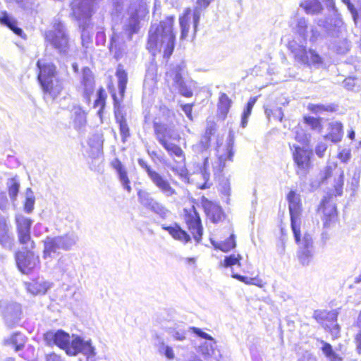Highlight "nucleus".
Returning a JSON list of instances; mask_svg holds the SVG:
<instances>
[{"label":"nucleus","mask_w":361,"mask_h":361,"mask_svg":"<svg viewBox=\"0 0 361 361\" xmlns=\"http://www.w3.org/2000/svg\"><path fill=\"white\" fill-rule=\"evenodd\" d=\"M210 147V139L207 137L202 136L200 141L193 145L192 149L196 153H202L207 151Z\"/></svg>","instance_id":"864d4df0"},{"label":"nucleus","mask_w":361,"mask_h":361,"mask_svg":"<svg viewBox=\"0 0 361 361\" xmlns=\"http://www.w3.org/2000/svg\"><path fill=\"white\" fill-rule=\"evenodd\" d=\"M231 101L226 94H222L219 97L218 109L220 114L224 118L231 107Z\"/></svg>","instance_id":"a19ab883"},{"label":"nucleus","mask_w":361,"mask_h":361,"mask_svg":"<svg viewBox=\"0 0 361 361\" xmlns=\"http://www.w3.org/2000/svg\"><path fill=\"white\" fill-rule=\"evenodd\" d=\"M343 86L348 91L358 92L361 89V81L356 78L349 77L343 80Z\"/></svg>","instance_id":"37998d69"},{"label":"nucleus","mask_w":361,"mask_h":361,"mask_svg":"<svg viewBox=\"0 0 361 361\" xmlns=\"http://www.w3.org/2000/svg\"><path fill=\"white\" fill-rule=\"evenodd\" d=\"M257 101L256 97H251L250 98L245 109H244L243 114H242V118H241V126L242 128H245L247 124L248 118L251 114L252 109Z\"/></svg>","instance_id":"c03bdc74"},{"label":"nucleus","mask_w":361,"mask_h":361,"mask_svg":"<svg viewBox=\"0 0 361 361\" xmlns=\"http://www.w3.org/2000/svg\"><path fill=\"white\" fill-rule=\"evenodd\" d=\"M25 202L24 204V209L26 212L30 213L34 209L35 198L34 193L30 188H27L25 192Z\"/></svg>","instance_id":"3c124183"},{"label":"nucleus","mask_w":361,"mask_h":361,"mask_svg":"<svg viewBox=\"0 0 361 361\" xmlns=\"http://www.w3.org/2000/svg\"><path fill=\"white\" fill-rule=\"evenodd\" d=\"M264 112L269 119L272 116L274 118L281 121L283 117V112L281 108L277 107L273 109L266 108Z\"/></svg>","instance_id":"052dcab7"},{"label":"nucleus","mask_w":361,"mask_h":361,"mask_svg":"<svg viewBox=\"0 0 361 361\" xmlns=\"http://www.w3.org/2000/svg\"><path fill=\"white\" fill-rule=\"evenodd\" d=\"M137 197L139 202L145 208L149 209L151 205L156 201L146 190H140L137 192Z\"/></svg>","instance_id":"58836bf2"},{"label":"nucleus","mask_w":361,"mask_h":361,"mask_svg":"<svg viewBox=\"0 0 361 361\" xmlns=\"http://www.w3.org/2000/svg\"><path fill=\"white\" fill-rule=\"evenodd\" d=\"M307 109L314 114H319L323 111H331L333 108L331 106L310 104L307 106Z\"/></svg>","instance_id":"e2e57ef3"},{"label":"nucleus","mask_w":361,"mask_h":361,"mask_svg":"<svg viewBox=\"0 0 361 361\" xmlns=\"http://www.w3.org/2000/svg\"><path fill=\"white\" fill-rule=\"evenodd\" d=\"M149 209L159 215L162 219L166 218L170 213L169 210L157 200L152 204V205H151Z\"/></svg>","instance_id":"09e8293b"},{"label":"nucleus","mask_w":361,"mask_h":361,"mask_svg":"<svg viewBox=\"0 0 361 361\" xmlns=\"http://www.w3.org/2000/svg\"><path fill=\"white\" fill-rule=\"evenodd\" d=\"M39 68L38 80L42 88L45 99L54 100L63 89V81L57 76L56 67L51 63H37Z\"/></svg>","instance_id":"7ed1b4c3"},{"label":"nucleus","mask_w":361,"mask_h":361,"mask_svg":"<svg viewBox=\"0 0 361 361\" xmlns=\"http://www.w3.org/2000/svg\"><path fill=\"white\" fill-rule=\"evenodd\" d=\"M139 29L140 23L137 14L133 13L124 25V30L126 34L128 35V39H130L132 35L137 32Z\"/></svg>","instance_id":"7c9ffc66"},{"label":"nucleus","mask_w":361,"mask_h":361,"mask_svg":"<svg viewBox=\"0 0 361 361\" xmlns=\"http://www.w3.org/2000/svg\"><path fill=\"white\" fill-rule=\"evenodd\" d=\"M330 131L324 137L325 139L331 140L332 142H339L343 137V126L341 123L334 122L330 123Z\"/></svg>","instance_id":"c85d7f7f"},{"label":"nucleus","mask_w":361,"mask_h":361,"mask_svg":"<svg viewBox=\"0 0 361 361\" xmlns=\"http://www.w3.org/2000/svg\"><path fill=\"white\" fill-rule=\"evenodd\" d=\"M235 142V135L233 130H230L228 132V136L226 141V145L221 147L218 146L217 151V159L214 161H209L208 157H204L203 166L201 168V173L203 179L205 180V183L202 188H206L207 182L209 180L211 169L210 165L212 164V171L215 176L220 175L224 168L225 167V161L226 160L233 161L234 156L233 145Z\"/></svg>","instance_id":"f03ea898"},{"label":"nucleus","mask_w":361,"mask_h":361,"mask_svg":"<svg viewBox=\"0 0 361 361\" xmlns=\"http://www.w3.org/2000/svg\"><path fill=\"white\" fill-rule=\"evenodd\" d=\"M78 240V236L75 232H68L63 235L47 236L44 240L43 257L51 258V254L58 250L68 251L75 246Z\"/></svg>","instance_id":"20e7f679"},{"label":"nucleus","mask_w":361,"mask_h":361,"mask_svg":"<svg viewBox=\"0 0 361 361\" xmlns=\"http://www.w3.org/2000/svg\"><path fill=\"white\" fill-rule=\"evenodd\" d=\"M154 129L156 138L162 146L169 142L168 140H177L178 137L173 129L166 124L154 122Z\"/></svg>","instance_id":"a211bd4d"},{"label":"nucleus","mask_w":361,"mask_h":361,"mask_svg":"<svg viewBox=\"0 0 361 361\" xmlns=\"http://www.w3.org/2000/svg\"><path fill=\"white\" fill-rule=\"evenodd\" d=\"M319 210H322L323 216L322 220L323 225L326 228L331 227L337 220V211L335 203L331 198H324L322 200Z\"/></svg>","instance_id":"2eb2a0df"},{"label":"nucleus","mask_w":361,"mask_h":361,"mask_svg":"<svg viewBox=\"0 0 361 361\" xmlns=\"http://www.w3.org/2000/svg\"><path fill=\"white\" fill-rule=\"evenodd\" d=\"M334 178L333 186L335 195L341 196L344 185V170L338 166L336 162L328 163L323 170L319 174V183L324 184L331 178Z\"/></svg>","instance_id":"39448f33"},{"label":"nucleus","mask_w":361,"mask_h":361,"mask_svg":"<svg viewBox=\"0 0 361 361\" xmlns=\"http://www.w3.org/2000/svg\"><path fill=\"white\" fill-rule=\"evenodd\" d=\"M295 138L299 142L305 144L308 142L310 135L307 134L303 129L298 128L295 130Z\"/></svg>","instance_id":"774afa93"},{"label":"nucleus","mask_w":361,"mask_h":361,"mask_svg":"<svg viewBox=\"0 0 361 361\" xmlns=\"http://www.w3.org/2000/svg\"><path fill=\"white\" fill-rule=\"evenodd\" d=\"M163 147L171 156H173L178 159L177 161L181 162L185 159L183 151L177 145L169 142L168 143L163 145Z\"/></svg>","instance_id":"f704fd0d"},{"label":"nucleus","mask_w":361,"mask_h":361,"mask_svg":"<svg viewBox=\"0 0 361 361\" xmlns=\"http://www.w3.org/2000/svg\"><path fill=\"white\" fill-rule=\"evenodd\" d=\"M360 173V169H356L353 172L350 180H349L348 182V184L350 185V190L353 192H355L359 186Z\"/></svg>","instance_id":"13d9d810"},{"label":"nucleus","mask_w":361,"mask_h":361,"mask_svg":"<svg viewBox=\"0 0 361 361\" xmlns=\"http://www.w3.org/2000/svg\"><path fill=\"white\" fill-rule=\"evenodd\" d=\"M322 343L323 344L322 350L329 361H343L342 357L334 351L332 346L329 343L324 341Z\"/></svg>","instance_id":"ea45409f"},{"label":"nucleus","mask_w":361,"mask_h":361,"mask_svg":"<svg viewBox=\"0 0 361 361\" xmlns=\"http://www.w3.org/2000/svg\"><path fill=\"white\" fill-rule=\"evenodd\" d=\"M52 286V283L43 279H37L25 283L27 292L33 295H44Z\"/></svg>","instance_id":"412c9836"},{"label":"nucleus","mask_w":361,"mask_h":361,"mask_svg":"<svg viewBox=\"0 0 361 361\" xmlns=\"http://www.w3.org/2000/svg\"><path fill=\"white\" fill-rule=\"evenodd\" d=\"M44 336L47 344L51 345L53 343L64 350L66 354L69 355V349L72 348V339L71 340L68 334L63 330L50 331L47 332Z\"/></svg>","instance_id":"9d476101"},{"label":"nucleus","mask_w":361,"mask_h":361,"mask_svg":"<svg viewBox=\"0 0 361 361\" xmlns=\"http://www.w3.org/2000/svg\"><path fill=\"white\" fill-rule=\"evenodd\" d=\"M185 220L194 239L197 243H200L202 239L203 228L199 214L196 212L194 207H192L189 212H187Z\"/></svg>","instance_id":"4468645a"},{"label":"nucleus","mask_w":361,"mask_h":361,"mask_svg":"<svg viewBox=\"0 0 361 361\" xmlns=\"http://www.w3.org/2000/svg\"><path fill=\"white\" fill-rule=\"evenodd\" d=\"M314 255V250L298 249V258L301 264L307 266L312 262Z\"/></svg>","instance_id":"c9c22d12"},{"label":"nucleus","mask_w":361,"mask_h":361,"mask_svg":"<svg viewBox=\"0 0 361 361\" xmlns=\"http://www.w3.org/2000/svg\"><path fill=\"white\" fill-rule=\"evenodd\" d=\"M16 261L19 270L25 274L33 270L39 263V257L30 250L18 252L16 255Z\"/></svg>","instance_id":"9b49d317"},{"label":"nucleus","mask_w":361,"mask_h":361,"mask_svg":"<svg viewBox=\"0 0 361 361\" xmlns=\"http://www.w3.org/2000/svg\"><path fill=\"white\" fill-rule=\"evenodd\" d=\"M25 341V337L22 334L15 333L9 338L5 340V343L13 347L16 351H18L23 349Z\"/></svg>","instance_id":"473e14b6"},{"label":"nucleus","mask_w":361,"mask_h":361,"mask_svg":"<svg viewBox=\"0 0 361 361\" xmlns=\"http://www.w3.org/2000/svg\"><path fill=\"white\" fill-rule=\"evenodd\" d=\"M242 257L240 255H231L225 257L224 260L221 262V265L225 267H232L234 265L240 266V260Z\"/></svg>","instance_id":"6e6d98bb"},{"label":"nucleus","mask_w":361,"mask_h":361,"mask_svg":"<svg viewBox=\"0 0 361 361\" xmlns=\"http://www.w3.org/2000/svg\"><path fill=\"white\" fill-rule=\"evenodd\" d=\"M235 235L231 234L227 240L221 243V250L224 252H228L235 248Z\"/></svg>","instance_id":"680f3d73"},{"label":"nucleus","mask_w":361,"mask_h":361,"mask_svg":"<svg viewBox=\"0 0 361 361\" xmlns=\"http://www.w3.org/2000/svg\"><path fill=\"white\" fill-rule=\"evenodd\" d=\"M161 228L168 231L175 240H179L185 244L190 242L191 240L190 236L177 224L169 226L162 225Z\"/></svg>","instance_id":"393cba45"},{"label":"nucleus","mask_w":361,"mask_h":361,"mask_svg":"<svg viewBox=\"0 0 361 361\" xmlns=\"http://www.w3.org/2000/svg\"><path fill=\"white\" fill-rule=\"evenodd\" d=\"M357 1L356 8L350 0H342L348 6V10L350 11L355 23H357L359 17L361 18V0H355Z\"/></svg>","instance_id":"a18cd8bd"},{"label":"nucleus","mask_w":361,"mask_h":361,"mask_svg":"<svg viewBox=\"0 0 361 361\" xmlns=\"http://www.w3.org/2000/svg\"><path fill=\"white\" fill-rule=\"evenodd\" d=\"M334 49L339 54H344L349 50V44L346 39L340 40Z\"/></svg>","instance_id":"338daca9"},{"label":"nucleus","mask_w":361,"mask_h":361,"mask_svg":"<svg viewBox=\"0 0 361 361\" xmlns=\"http://www.w3.org/2000/svg\"><path fill=\"white\" fill-rule=\"evenodd\" d=\"M304 121L306 124L310 126L311 129L318 132H321L322 126L321 123V118H314L312 116H305Z\"/></svg>","instance_id":"4d7b16f0"},{"label":"nucleus","mask_w":361,"mask_h":361,"mask_svg":"<svg viewBox=\"0 0 361 361\" xmlns=\"http://www.w3.org/2000/svg\"><path fill=\"white\" fill-rule=\"evenodd\" d=\"M313 317L324 327L325 321L335 323L337 320V313L335 311L315 310Z\"/></svg>","instance_id":"c756f323"},{"label":"nucleus","mask_w":361,"mask_h":361,"mask_svg":"<svg viewBox=\"0 0 361 361\" xmlns=\"http://www.w3.org/2000/svg\"><path fill=\"white\" fill-rule=\"evenodd\" d=\"M109 48L111 52L114 51L115 57L117 59L121 57V52L118 47V37L116 35H114L112 37Z\"/></svg>","instance_id":"0e129e2a"},{"label":"nucleus","mask_w":361,"mask_h":361,"mask_svg":"<svg viewBox=\"0 0 361 361\" xmlns=\"http://www.w3.org/2000/svg\"><path fill=\"white\" fill-rule=\"evenodd\" d=\"M149 178L164 196L171 197L176 195V190L171 186L169 181L156 171Z\"/></svg>","instance_id":"aec40b11"},{"label":"nucleus","mask_w":361,"mask_h":361,"mask_svg":"<svg viewBox=\"0 0 361 361\" xmlns=\"http://www.w3.org/2000/svg\"><path fill=\"white\" fill-rule=\"evenodd\" d=\"M293 152V160L299 170L305 172L310 166L312 152L299 146H294Z\"/></svg>","instance_id":"f3484780"},{"label":"nucleus","mask_w":361,"mask_h":361,"mask_svg":"<svg viewBox=\"0 0 361 361\" xmlns=\"http://www.w3.org/2000/svg\"><path fill=\"white\" fill-rule=\"evenodd\" d=\"M56 269H58L62 275H66L69 278L74 277L75 270L72 257L66 254L61 255L57 261Z\"/></svg>","instance_id":"4be33fe9"},{"label":"nucleus","mask_w":361,"mask_h":361,"mask_svg":"<svg viewBox=\"0 0 361 361\" xmlns=\"http://www.w3.org/2000/svg\"><path fill=\"white\" fill-rule=\"evenodd\" d=\"M0 306L3 307V315L6 325L13 327L18 323L21 315L20 305L16 302H1Z\"/></svg>","instance_id":"ddd939ff"},{"label":"nucleus","mask_w":361,"mask_h":361,"mask_svg":"<svg viewBox=\"0 0 361 361\" xmlns=\"http://www.w3.org/2000/svg\"><path fill=\"white\" fill-rule=\"evenodd\" d=\"M74 126L77 129H81L86 124L85 113L80 109H77L74 111Z\"/></svg>","instance_id":"de8ad7c7"},{"label":"nucleus","mask_w":361,"mask_h":361,"mask_svg":"<svg viewBox=\"0 0 361 361\" xmlns=\"http://www.w3.org/2000/svg\"><path fill=\"white\" fill-rule=\"evenodd\" d=\"M79 91L81 92L85 102L90 104V97L94 91V79L92 71L87 67L82 69V76Z\"/></svg>","instance_id":"dca6fc26"},{"label":"nucleus","mask_w":361,"mask_h":361,"mask_svg":"<svg viewBox=\"0 0 361 361\" xmlns=\"http://www.w3.org/2000/svg\"><path fill=\"white\" fill-rule=\"evenodd\" d=\"M45 39L60 53L66 54L69 47V38L65 25L60 21L54 23L53 30L45 34Z\"/></svg>","instance_id":"423d86ee"},{"label":"nucleus","mask_w":361,"mask_h":361,"mask_svg":"<svg viewBox=\"0 0 361 361\" xmlns=\"http://www.w3.org/2000/svg\"><path fill=\"white\" fill-rule=\"evenodd\" d=\"M202 205L208 218L213 223H218L224 218L221 207L205 197L202 198Z\"/></svg>","instance_id":"6ab92c4d"},{"label":"nucleus","mask_w":361,"mask_h":361,"mask_svg":"<svg viewBox=\"0 0 361 361\" xmlns=\"http://www.w3.org/2000/svg\"><path fill=\"white\" fill-rule=\"evenodd\" d=\"M166 76L168 83L172 89L178 90L180 94L185 97H190L192 96V91L190 85L184 81L178 70L176 69L175 71H173L171 73H168Z\"/></svg>","instance_id":"f8f14e48"},{"label":"nucleus","mask_w":361,"mask_h":361,"mask_svg":"<svg viewBox=\"0 0 361 361\" xmlns=\"http://www.w3.org/2000/svg\"><path fill=\"white\" fill-rule=\"evenodd\" d=\"M8 185L9 196L11 199L14 200L19 191V183L16 179L11 178L9 180Z\"/></svg>","instance_id":"bf43d9fd"},{"label":"nucleus","mask_w":361,"mask_h":361,"mask_svg":"<svg viewBox=\"0 0 361 361\" xmlns=\"http://www.w3.org/2000/svg\"><path fill=\"white\" fill-rule=\"evenodd\" d=\"M301 6L304 8L308 14L318 13L322 9V5L318 0H308L302 3Z\"/></svg>","instance_id":"4c0bfd02"},{"label":"nucleus","mask_w":361,"mask_h":361,"mask_svg":"<svg viewBox=\"0 0 361 361\" xmlns=\"http://www.w3.org/2000/svg\"><path fill=\"white\" fill-rule=\"evenodd\" d=\"M295 231H293L295 240L298 245V249L314 250V241L310 233H305L300 238V226H298Z\"/></svg>","instance_id":"b1692460"},{"label":"nucleus","mask_w":361,"mask_h":361,"mask_svg":"<svg viewBox=\"0 0 361 361\" xmlns=\"http://www.w3.org/2000/svg\"><path fill=\"white\" fill-rule=\"evenodd\" d=\"M216 343L214 338H212V340L205 341L200 346V352L204 358L210 357L214 354Z\"/></svg>","instance_id":"e433bc0d"},{"label":"nucleus","mask_w":361,"mask_h":361,"mask_svg":"<svg viewBox=\"0 0 361 361\" xmlns=\"http://www.w3.org/2000/svg\"><path fill=\"white\" fill-rule=\"evenodd\" d=\"M116 77L118 78V87L119 93L121 96L124 94L128 82L127 73L123 69L118 68L116 71Z\"/></svg>","instance_id":"79ce46f5"},{"label":"nucleus","mask_w":361,"mask_h":361,"mask_svg":"<svg viewBox=\"0 0 361 361\" xmlns=\"http://www.w3.org/2000/svg\"><path fill=\"white\" fill-rule=\"evenodd\" d=\"M115 101V116L117 122L119 123L120 134L121 136L122 142H125L127 138L130 136V130L123 116L120 113L118 108L116 106V98Z\"/></svg>","instance_id":"cd10ccee"},{"label":"nucleus","mask_w":361,"mask_h":361,"mask_svg":"<svg viewBox=\"0 0 361 361\" xmlns=\"http://www.w3.org/2000/svg\"><path fill=\"white\" fill-rule=\"evenodd\" d=\"M86 356L87 361H96L95 348L90 341H84L79 336H72V348L69 349V355L75 356L78 353Z\"/></svg>","instance_id":"1a4fd4ad"},{"label":"nucleus","mask_w":361,"mask_h":361,"mask_svg":"<svg viewBox=\"0 0 361 361\" xmlns=\"http://www.w3.org/2000/svg\"><path fill=\"white\" fill-rule=\"evenodd\" d=\"M149 209L159 215L162 219L166 218L170 213L169 210L157 200L152 204V205H151Z\"/></svg>","instance_id":"8fccbe9b"},{"label":"nucleus","mask_w":361,"mask_h":361,"mask_svg":"<svg viewBox=\"0 0 361 361\" xmlns=\"http://www.w3.org/2000/svg\"><path fill=\"white\" fill-rule=\"evenodd\" d=\"M173 16H168L159 24H153L149 30L147 48L153 54L156 51L164 52V56L169 58L173 53L176 35L173 31Z\"/></svg>","instance_id":"f257e3e1"},{"label":"nucleus","mask_w":361,"mask_h":361,"mask_svg":"<svg viewBox=\"0 0 361 361\" xmlns=\"http://www.w3.org/2000/svg\"><path fill=\"white\" fill-rule=\"evenodd\" d=\"M289 49L293 54L294 57L298 62L305 64L309 62V51L303 45L298 44L295 42L289 44Z\"/></svg>","instance_id":"bb28decb"},{"label":"nucleus","mask_w":361,"mask_h":361,"mask_svg":"<svg viewBox=\"0 0 361 361\" xmlns=\"http://www.w3.org/2000/svg\"><path fill=\"white\" fill-rule=\"evenodd\" d=\"M0 243L5 248H12L13 238L10 235L6 219L3 216H0Z\"/></svg>","instance_id":"a878e982"},{"label":"nucleus","mask_w":361,"mask_h":361,"mask_svg":"<svg viewBox=\"0 0 361 361\" xmlns=\"http://www.w3.org/2000/svg\"><path fill=\"white\" fill-rule=\"evenodd\" d=\"M0 23L9 27L13 32L19 36H21L23 30L17 27L16 20L10 16L6 12H2L0 16Z\"/></svg>","instance_id":"2f4dec72"},{"label":"nucleus","mask_w":361,"mask_h":361,"mask_svg":"<svg viewBox=\"0 0 361 361\" xmlns=\"http://www.w3.org/2000/svg\"><path fill=\"white\" fill-rule=\"evenodd\" d=\"M16 222L20 244L23 245L26 250L33 249L35 247V243L31 240L30 237L32 221L23 215H17Z\"/></svg>","instance_id":"0eeeda50"},{"label":"nucleus","mask_w":361,"mask_h":361,"mask_svg":"<svg viewBox=\"0 0 361 361\" xmlns=\"http://www.w3.org/2000/svg\"><path fill=\"white\" fill-rule=\"evenodd\" d=\"M308 27L307 21L304 18H300L297 21V25L295 27L296 32L305 40L306 41L308 37Z\"/></svg>","instance_id":"49530a36"},{"label":"nucleus","mask_w":361,"mask_h":361,"mask_svg":"<svg viewBox=\"0 0 361 361\" xmlns=\"http://www.w3.org/2000/svg\"><path fill=\"white\" fill-rule=\"evenodd\" d=\"M158 351L161 355H164L168 360H173L175 355L173 348L166 345L164 341H161L158 345Z\"/></svg>","instance_id":"603ef678"},{"label":"nucleus","mask_w":361,"mask_h":361,"mask_svg":"<svg viewBox=\"0 0 361 361\" xmlns=\"http://www.w3.org/2000/svg\"><path fill=\"white\" fill-rule=\"evenodd\" d=\"M309 29L307 39L311 42L314 43L322 38V35L317 27L312 25Z\"/></svg>","instance_id":"69168bd1"},{"label":"nucleus","mask_w":361,"mask_h":361,"mask_svg":"<svg viewBox=\"0 0 361 361\" xmlns=\"http://www.w3.org/2000/svg\"><path fill=\"white\" fill-rule=\"evenodd\" d=\"M112 167L116 171L118 176V179L125 190L128 192L132 190L131 186L130 185V180L128 176L127 171L123 166L122 163L116 159L111 162Z\"/></svg>","instance_id":"5701e85b"},{"label":"nucleus","mask_w":361,"mask_h":361,"mask_svg":"<svg viewBox=\"0 0 361 361\" xmlns=\"http://www.w3.org/2000/svg\"><path fill=\"white\" fill-rule=\"evenodd\" d=\"M288 209L290 215V226L293 231L301 225L302 204L300 195L291 190L288 196Z\"/></svg>","instance_id":"6e6552de"},{"label":"nucleus","mask_w":361,"mask_h":361,"mask_svg":"<svg viewBox=\"0 0 361 361\" xmlns=\"http://www.w3.org/2000/svg\"><path fill=\"white\" fill-rule=\"evenodd\" d=\"M190 9L187 8L185 11V13L183 16L180 17L179 18V23L181 30L180 33V39H184L187 37L189 30H190Z\"/></svg>","instance_id":"72a5a7b5"},{"label":"nucleus","mask_w":361,"mask_h":361,"mask_svg":"<svg viewBox=\"0 0 361 361\" xmlns=\"http://www.w3.org/2000/svg\"><path fill=\"white\" fill-rule=\"evenodd\" d=\"M106 98V94L105 93V91L102 87H101L97 92V98L94 103V108L99 107V109L98 110L99 114H100L103 111V109L105 106Z\"/></svg>","instance_id":"5fc2aeb1"}]
</instances>
